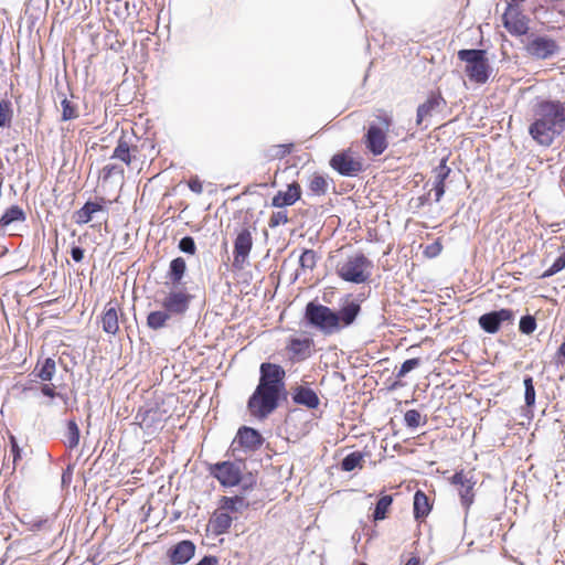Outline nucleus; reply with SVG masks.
Returning <instances> with one entry per match:
<instances>
[{
  "label": "nucleus",
  "mask_w": 565,
  "mask_h": 565,
  "mask_svg": "<svg viewBox=\"0 0 565 565\" xmlns=\"http://www.w3.org/2000/svg\"><path fill=\"white\" fill-rule=\"evenodd\" d=\"M515 313L510 308L492 310L481 315L478 319L479 327L487 333H497L504 323L512 324Z\"/></svg>",
  "instance_id": "obj_11"
},
{
  "label": "nucleus",
  "mask_w": 565,
  "mask_h": 565,
  "mask_svg": "<svg viewBox=\"0 0 565 565\" xmlns=\"http://www.w3.org/2000/svg\"><path fill=\"white\" fill-rule=\"evenodd\" d=\"M57 96L61 98V120L70 121L79 117L78 105L66 97L63 92H57Z\"/></svg>",
  "instance_id": "obj_29"
},
{
  "label": "nucleus",
  "mask_w": 565,
  "mask_h": 565,
  "mask_svg": "<svg viewBox=\"0 0 565 565\" xmlns=\"http://www.w3.org/2000/svg\"><path fill=\"white\" fill-rule=\"evenodd\" d=\"M443 246L439 242H434L426 246L424 254L429 257L434 258L437 257L441 253Z\"/></svg>",
  "instance_id": "obj_51"
},
{
  "label": "nucleus",
  "mask_w": 565,
  "mask_h": 565,
  "mask_svg": "<svg viewBox=\"0 0 565 565\" xmlns=\"http://www.w3.org/2000/svg\"><path fill=\"white\" fill-rule=\"evenodd\" d=\"M254 186H255V185H247V186L244 189L243 194H244V195H246V194H252V193H254V190H253V188H254Z\"/></svg>",
  "instance_id": "obj_62"
},
{
  "label": "nucleus",
  "mask_w": 565,
  "mask_h": 565,
  "mask_svg": "<svg viewBox=\"0 0 565 565\" xmlns=\"http://www.w3.org/2000/svg\"><path fill=\"white\" fill-rule=\"evenodd\" d=\"M294 147V143L273 145L264 151V157L267 160L282 159L292 151Z\"/></svg>",
  "instance_id": "obj_34"
},
{
  "label": "nucleus",
  "mask_w": 565,
  "mask_h": 565,
  "mask_svg": "<svg viewBox=\"0 0 565 565\" xmlns=\"http://www.w3.org/2000/svg\"><path fill=\"white\" fill-rule=\"evenodd\" d=\"M429 195L430 193H427V194H424V195H420L417 200H418V207L419 206H423L425 205L426 203H428V200H429Z\"/></svg>",
  "instance_id": "obj_59"
},
{
  "label": "nucleus",
  "mask_w": 565,
  "mask_h": 565,
  "mask_svg": "<svg viewBox=\"0 0 565 565\" xmlns=\"http://www.w3.org/2000/svg\"><path fill=\"white\" fill-rule=\"evenodd\" d=\"M301 198V186L298 182L288 184L287 191H278L271 200L274 207H285L295 204Z\"/></svg>",
  "instance_id": "obj_21"
},
{
  "label": "nucleus",
  "mask_w": 565,
  "mask_h": 565,
  "mask_svg": "<svg viewBox=\"0 0 565 565\" xmlns=\"http://www.w3.org/2000/svg\"><path fill=\"white\" fill-rule=\"evenodd\" d=\"M105 177H110L114 173H124V169L116 164H107L104 167Z\"/></svg>",
  "instance_id": "obj_57"
},
{
  "label": "nucleus",
  "mask_w": 565,
  "mask_h": 565,
  "mask_svg": "<svg viewBox=\"0 0 565 565\" xmlns=\"http://www.w3.org/2000/svg\"><path fill=\"white\" fill-rule=\"evenodd\" d=\"M213 532L216 535H222L228 532L233 519L227 511L222 510L221 512L215 511L210 520Z\"/></svg>",
  "instance_id": "obj_27"
},
{
  "label": "nucleus",
  "mask_w": 565,
  "mask_h": 565,
  "mask_svg": "<svg viewBox=\"0 0 565 565\" xmlns=\"http://www.w3.org/2000/svg\"><path fill=\"white\" fill-rule=\"evenodd\" d=\"M405 565H419V558L418 557H411Z\"/></svg>",
  "instance_id": "obj_61"
},
{
  "label": "nucleus",
  "mask_w": 565,
  "mask_h": 565,
  "mask_svg": "<svg viewBox=\"0 0 565 565\" xmlns=\"http://www.w3.org/2000/svg\"><path fill=\"white\" fill-rule=\"evenodd\" d=\"M361 310V305L355 300L347 301L339 310L309 301L305 308V321L324 335H331L351 327Z\"/></svg>",
  "instance_id": "obj_3"
},
{
  "label": "nucleus",
  "mask_w": 565,
  "mask_h": 565,
  "mask_svg": "<svg viewBox=\"0 0 565 565\" xmlns=\"http://www.w3.org/2000/svg\"><path fill=\"white\" fill-rule=\"evenodd\" d=\"M243 467H245V461L243 458H239L235 461L225 460L211 463L207 467V471L222 487L232 488L241 483Z\"/></svg>",
  "instance_id": "obj_6"
},
{
  "label": "nucleus",
  "mask_w": 565,
  "mask_h": 565,
  "mask_svg": "<svg viewBox=\"0 0 565 565\" xmlns=\"http://www.w3.org/2000/svg\"><path fill=\"white\" fill-rule=\"evenodd\" d=\"M362 461H363V454L360 451H353V452H350L349 455H347L342 459L340 467H341L342 471L350 472V471H353L358 467L361 468Z\"/></svg>",
  "instance_id": "obj_37"
},
{
  "label": "nucleus",
  "mask_w": 565,
  "mask_h": 565,
  "mask_svg": "<svg viewBox=\"0 0 565 565\" xmlns=\"http://www.w3.org/2000/svg\"><path fill=\"white\" fill-rule=\"evenodd\" d=\"M188 186L192 192L196 194H201L203 192L202 182L199 180L198 177L191 178L188 182Z\"/></svg>",
  "instance_id": "obj_53"
},
{
  "label": "nucleus",
  "mask_w": 565,
  "mask_h": 565,
  "mask_svg": "<svg viewBox=\"0 0 565 565\" xmlns=\"http://www.w3.org/2000/svg\"><path fill=\"white\" fill-rule=\"evenodd\" d=\"M218 559L214 555L203 556L195 565H217Z\"/></svg>",
  "instance_id": "obj_58"
},
{
  "label": "nucleus",
  "mask_w": 565,
  "mask_h": 565,
  "mask_svg": "<svg viewBox=\"0 0 565 565\" xmlns=\"http://www.w3.org/2000/svg\"><path fill=\"white\" fill-rule=\"evenodd\" d=\"M431 511V503L426 493L417 490L414 494L413 513L417 522H423Z\"/></svg>",
  "instance_id": "obj_24"
},
{
  "label": "nucleus",
  "mask_w": 565,
  "mask_h": 565,
  "mask_svg": "<svg viewBox=\"0 0 565 565\" xmlns=\"http://www.w3.org/2000/svg\"><path fill=\"white\" fill-rule=\"evenodd\" d=\"M329 183L327 179L319 173H313L309 180L308 188L315 195L321 196L328 192Z\"/></svg>",
  "instance_id": "obj_36"
},
{
  "label": "nucleus",
  "mask_w": 565,
  "mask_h": 565,
  "mask_svg": "<svg viewBox=\"0 0 565 565\" xmlns=\"http://www.w3.org/2000/svg\"><path fill=\"white\" fill-rule=\"evenodd\" d=\"M531 115L529 135L539 146L551 147L565 131V102L536 97Z\"/></svg>",
  "instance_id": "obj_2"
},
{
  "label": "nucleus",
  "mask_w": 565,
  "mask_h": 565,
  "mask_svg": "<svg viewBox=\"0 0 565 565\" xmlns=\"http://www.w3.org/2000/svg\"><path fill=\"white\" fill-rule=\"evenodd\" d=\"M393 503V497L390 494L382 495L376 504L375 509L372 513V519L374 522L382 521L386 519L387 512L390 511Z\"/></svg>",
  "instance_id": "obj_33"
},
{
  "label": "nucleus",
  "mask_w": 565,
  "mask_h": 565,
  "mask_svg": "<svg viewBox=\"0 0 565 565\" xmlns=\"http://www.w3.org/2000/svg\"><path fill=\"white\" fill-rule=\"evenodd\" d=\"M178 248L188 255H195L196 244L192 236H184L179 241Z\"/></svg>",
  "instance_id": "obj_45"
},
{
  "label": "nucleus",
  "mask_w": 565,
  "mask_h": 565,
  "mask_svg": "<svg viewBox=\"0 0 565 565\" xmlns=\"http://www.w3.org/2000/svg\"><path fill=\"white\" fill-rule=\"evenodd\" d=\"M13 119L12 103L9 99L0 100V128H9Z\"/></svg>",
  "instance_id": "obj_38"
},
{
  "label": "nucleus",
  "mask_w": 565,
  "mask_h": 565,
  "mask_svg": "<svg viewBox=\"0 0 565 565\" xmlns=\"http://www.w3.org/2000/svg\"><path fill=\"white\" fill-rule=\"evenodd\" d=\"M524 385V408L526 409V414L533 415V408L535 406L536 392L534 386V381L531 375H525L523 377Z\"/></svg>",
  "instance_id": "obj_31"
},
{
  "label": "nucleus",
  "mask_w": 565,
  "mask_h": 565,
  "mask_svg": "<svg viewBox=\"0 0 565 565\" xmlns=\"http://www.w3.org/2000/svg\"><path fill=\"white\" fill-rule=\"evenodd\" d=\"M404 420L408 428L415 429L422 424V415L417 409H408L404 415Z\"/></svg>",
  "instance_id": "obj_46"
},
{
  "label": "nucleus",
  "mask_w": 565,
  "mask_h": 565,
  "mask_svg": "<svg viewBox=\"0 0 565 565\" xmlns=\"http://www.w3.org/2000/svg\"><path fill=\"white\" fill-rule=\"evenodd\" d=\"M334 375L341 377L342 380H344V375L342 373H340V372H334Z\"/></svg>",
  "instance_id": "obj_64"
},
{
  "label": "nucleus",
  "mask_w": 565,
  "mask_h": 565,
  "mask_svg": "<svg viewBox=\"0 0 565 565\" xmlns=\"http://www.w3.org/2000/svg\"><path fill=\"white\" fill-rule=\"evenodd\" d=\"M85 250L81 246H72L71 248V257L74 262L79 263L84 258Z\"/></svg>",
  "instance_id": "obj_55"
},
{
  "label": "nucleus",
  "mask_w": 565,
  "mask_h": 565,
  "mask_svg": "<svg viewBox=\"0 0 565 565\" xmlns=\"http://www.w3.org/2000/svg\"><path fill=\"white\" fill-rule=\"evenodd\" d=\"M81 438V430L75 419L66 422V429L64 431V444L67 448L74 449L78 446Z\"/></svg>",
  "instance_id": "obj_32"
},
{
  "label": "nucleus",
  "mask_w": 565,
  "mask_h": 565,
  "mask_svg": "<svg viewBox=\"0 0 565 565\" xmlns=\"http://www.w3.org/2000/svg\"><path fill=\"white\" fill-rule=\"evenodd\" d=\"M502 24L510 34L515 36L525 35L529 32V19L521 12L516 3H508L502 14Z\"/></svg>",
  "instance_id": "obj_12"
},
{
  "label": "nucleus",
  "mask_w": 565,
  "mask_h": 565,
  "mask_svg": "<svg viewBox=\"0 0 565 565\" xmlns=\"http://www.w3.org/2000/svg\"><path fill=\"white\" fill-rule=\"evenodd\" d=\"M11 443V454L13 456V463L15 465L19 459H21V448L19 447L15 438L13 436L10 437Z\"/></svg>",
  "instance_id": "obj_54"
},
{
  "label": "nucleus",
  "mask_w": 565,
  "mask_h": 565,
  "mask_svg": "<svg viewBox=\"0 0 565 565\" xmlns=\"http://www.w3.org/2000/svg\"><path fill=\"white\" fill-rule=\"evenodd\" d=\"M250 502L242 494L234 497H222L220 500V510H224L232 513H242L247 510Z\"/></svg>",
  "instance_id": "obj_25"
},
{
  "label": "nucleus",
  "mask_w": 565,
  "mask_h": 565,
  "mask_svg": "<svg viewBox=\"0 0 565 565\" xmlns=\"http://www.w3.org/2000/svg\"><path fill=\"white\" fill-rule=\"evenodd\" d=\"M253 247V236L249 227H243L234 241L233 266L242 269Z\"/></svg>",
  "instance_id": "obj_16"
},
{
  "label": "nucleus",
  "mask_w": 565,
  "mask_h": 565,
  "mask_svg": "<svg viewBox=\"0 0 565 565\" xmlns=\"http://www.w3.org/2000/svg\"><path fill=\"white\" fill-rule=\"evenodd\" d=\"M288 222V215L286 211H277L273 212L269 217L268 226L274 228L281 224H286Z\"/></svg>",
  "instance_id": "obj_48"
},
{
  "label": "nucleus",
  "mask_w": 565,
  "mask_h": 565,
  "mask_svg": "<svg viewBox=\"0 0 565 565\" xmlns=\"http://www.w3.org/2000/svg\"><path fill=\"white\" fill-rule=\"evenodd\" d=\"M171 315L167 310L151 311L147 317V326L152 330H158L167 324Z\"/></svg>",
  "instance_id": "obj_35"
},
{
  "label": "nucleus",
  "mask_w": 565,
  "mask_h": 565,
  "mask_svg": "<svg viewBox=\"0 0 565 565\" xmlns=\"http://www.w3.org/2000/svg\"><path fill=\"white\" fill-rule=\"evenodd\" d=\"M450 483L458 487L461 505L468 511L475 501L476 480L473 476L468 477L463 470L456 471L450 478Z\"/></svg>",
  "instance_id": "obj_14"
},
{
  "label": "nucleus",
  "mask_w": 565,
  "mask_h": 565,
  "mask_svg": "<svg viewBox=\"0 0 565 565\" xmlns=\"http://www.w3.org/2000/svg\"><path fill=\"white\" fill-rule=\"evenodd\" d=\"M525 52L535 60H547L558 54V43L546 35L531 34L524 46Z\"/></svg>",
  "instance_id": "obj_9"
},
{
  "label": "nucleus",
  "mask_w": 565,
  "mask_h": 565,
  "mask_svg": "<svg viewBox=\"0 0 565 565\" xmlns=\"http://www.w3.org/2000/svg\"><path fill=\"white\" fill-rule=\"evenodd\" d=\"M553 361L555 365L565 373V341L557 349Z\"/></svg>",
  "instance_id": "obj_50"
},
{
  "label": "nucleus",
  "mask_w": 565,
  "mask_h": 565,
  "mask_svg": "<svg viewBox=\"0 0 565 565\" xmlns=\"http://www.w3.org/2000/svg\"><path fill=\"white\" fill-rule=\"evenodd\" d=\"M163 414L164 412L157 403H147L136 413L135 424L147 430L157 428L163 422Z\"/></svg>",
  "instance_id": "obj_15"
},
{
  "label": "nucleus",
  "mask_w": 565,
  "mask_h": 565,
  "mask_svg": "<svg viewBox=\"0 0 565 565\" xmlns=\"http://www.w3.org/2000/svg\"><path fill=\"white\" fill-rule=\"evenodd\" d=\"M291 399L296 405L308 409H317L320 405V398L315 390L308 384H301L292 387Z\"/></svg>",
  "instance_id": "obj_19"
},
{
  "label": "nucleus",
  "mask_w": 565,
  "mask_h": 565,
  "mask_svg": "<svg viewBox=\"0 0 565 565\" xmlns=\"http://www.w3.org/2000/svg\"><path fill=\"white\" fill-rule=\"evenodd\" d=\"M134 136L126 131H121V136L117 141L111 159H117L127 166H130L137 159L138 147L132 143Z\"/></svg>",
  "instance_id": "obj_18"
},
{
  "label": "nucleus",
  "mask_w": 565,
  "mask_h": 565,
  "mask_svg": "<svg viewBox=\"0 0 565 565\" xmlns=\"http://www.w3.org/2000/svg\"><path fill=\"white\" fill-rule=\"evenodd\" d=\"M286 371L280 364L263 362L259 366V380L247 399V411L259 420L266 419L287 401Z\"/></svg>",
  "instance_id": "obj_1"
},
{
  "label": "nucleus",
  "mask_w": 565,
  "mask_h": 565,
  "mask_svg": "<svg viewBox=\"0 0 565 565\" xmlns=\"http://www.w3.org/2000/svg\"><path fill=\"white\" fill-rule=\"evenodd\" d=\"M109 46L111 50L118 52L119 50H121L122 44L120 42L116 41L114 43H110Z\"/></svg>",
  "instance_id": "obj_60"
},
{
  "label": "nucleus",
  "mask_w": 565,
  "mask_h": 565,
  "mask_svg": "<svg viewBox=\"0 0 565 565\" xmlns=\"http://www.w3.org/2000/svg\"><path fill=\"white\" fill-rule=\"evenodd\" d=\"M26 218L25 212L19 205L9 206L0 217V227L7 228L14 222H24Z\"/></svg>",
  "instance_id": "obj_30"
},
{
  "label": "nucleus",
  "mask_w": 565,
  "mask_h": 565,
  "mask_svg": "<svg viewBox=\"0 0 565 565\" xmlns=\"http://www.w3.org/2000/svg\"><path fill=\"white\" fill-rule=\"evenodd\" d=\"M265 438L262 434L248 426H242L238 428L235 438L233 439L230 450L233 457H237V452L243 450L245 454L254 452L264 445Z\"/></svg>",
  "instance_id": "obj_8"
},
{
  "label": "nucleus",
  "mask_w": 565,
  "mask_h": 565,
  "mask_svg": "<svg viewBox=\"0 0 565 565\" xmlns=\"http://www.w3.org/2000/svg\"><path fill=\"white\" fill-rule=\"evenodd\" d=\"M373 263L363 253L348 256L337 266V274L341 279L353 284H363L369 280Z\"/></svg>",
  "instance_id": "obj_5"
},
{
  "label": "nucleus",
  "mask_w": 565,
  "mask_h": 565,
  "mask_svg": "<svg viewBox=\"0 0 565 565\" xmlns=\"http://www.w3.org/2000/svg\"><path fill=\"white\" fill-rule=\"evenodd\" d=\"M102 328L105 333L111 335H116L119 331V318L116 302L109 301L105 306V310L102 316Z\"/></svg>",
  "instance_id": "obj_23"
},
{
  "label": "nucleus",
  "mask_w": 565,
  "mask_h": 565,
  "mask_svg": "<svg viewBox=\"0 0 565 565\" xmlns=\"http://www.w3.org/2000/svg\"><path fill=\"white\" fill-rule=\"evenodd\" d=\"M186 273V263L182 257L173 258L170 262L167 278L174 288L181 285V281Z\"/></svg>",
  "instance_id": "obj_26"
},
{
  "label": "nucleus",
  "mask_w": 565,
  "mask_h": 565,
  "mask_svg": "<svg viewBox=\"0 0 565 565\" xmlns=\"http://www.w3.org/2000/svg\"><path fill=\"white\" fill-rule=\"evenodd\" d=\"M329 164L342 177H358L364 170L362 160L353 158L350 150H342L333 154Z\"/></svg>",
  "instance_id": "obj_10"
},
{
  "label": "nucleus",
  "mask_w": 565,
  "mask_h": 565,
  "mask_svg": "<svg viewBox=\"0 0 565 565\" xmlns=\"http://www.w3.org/2000/svg\"><path fill=\"white\" fill-rule=\"evenodd\" d=\"M196 546L190 540H182L167 551L170 565H184L195 555Z\"/></svg>",
  "instance_id": "obj_17"
},
{
  "label": "nucleus",
  "mask_w": 565,
  "mask_h": 565,
  "mask_svg": "<svg viewBox=\"0 0 565 565\" xmlns=\"http://www.w3.org/2000/svg\"><path fill=\"white\" fill-rule=\"evenodd\" d=\"M318 259L319 256L316 250L305 249L299 257L300 269L303 271L312 270L316 267Z\"/></svg>",
  "instance_id": "obj_39"
},
{
  "label": "nucleus",
  "mask_w": 565,
  "mask_h": 565,
  "mask_svg": "<svg viewBox=\"0 0 565 565\" xmlns=\"http://www.w3.org/2000/svg\"><path fill=\"white\" fill-rule=\"evenodd\" d=\"M105 203H106L105 198H99L98 201H95V202L87 201V204L90 207L93 213H96V212H106L107 213Z\"/></svg>",
  "instance_id": "obj_52"
},
{
  "label": "nucleus",
  "mask_w": 565,
  "mask_h": 565,
  "mask_svg": "<svg viewBox=\"0 0 565 565\" xmlns=\"http://www.w3.org/2000/svg\"><path fill=\"white\" fill-rule=\"evenodd\" d=\"M94 213L88 206L87 202L77 211H75L73 218L78 225L87 224L92 221Z\"/></svg>",
  "instance_id": "obj_43"
},
{
  "label": "nucleus",
  "mask_w": 565,
  "mask_h": 565,
  "mask_svg": "<svg viewBox=\"0 0 565 565\" xmlns=\"http://www.w3.org/2000/svg\"><path fill=\"white\" fill-rule=\"evenodd\" d=\"M561 255L554 260V263L542 274V278H548L565 268V246H561Z\"/></svg>",
  "instance_id": "obj_40"
},
{
  "label": "nucleus",
  "mask_w": 565,
  "mask_h": 565,
  "mask_svg": "<svg viewBox=\"0 0 565 565\" xmlns=\"http://www.w3.org/2000/svg\"><path fill=\"white\" fill-rule=\"evenodd\" d=\"M536 329V319L532 315L522 316L519 322V330L522 334H532Z\"/></svg>",
  "instance_id": "obj_42"
},
{
  "label": "nucleus",
  "mask_w": 565,
  "mask_h": 565,
  "mask_svg": "<svg viewBox=\"0 0 565 565\" xmlns=\"http://www.w3.org/2000/svg\"><path fill=\"white\" fill-rule=\"evenodd\" d=\"M56 397L61 398L64 402V404H67V401H68L67 395L57 392Z\"/></svg>",
  "instance_id": "obj_63"
},
{
  "label": "nucleus",
  "mask_w": 565,
  "mask_h": 565,
  "mask_svg": "<svg viewBox=\"0 0 565 565\" xmlns=\"http://www.w3.org/2000/svg\"><path fill=\"white\" fill-rule=\"evenodd\" d=\"M448 156L444 157L439 164L434 168V188L435 202H439L446 192L445 181L449 177L451 169L447 166Z\"/></svg>",
  "instance_id": "obj_20"
},
{
  "label": "nucleus",
  "mask_w": 565,
  "mask_h": 565,
  "mask_svg": "<svg viewBox=\"0 0 565 565\" xmlns=\"http://www.w3.org/2000/svg\"><path fill=\"white\" fill-rule=\"evenodd\" d=\"M257 483L256 477L253 473L243 475L242 473V481L238 484L241 487V490L243 493L248 492L255 488Z\"/></svg>",
  "instance_id": "obj_49"
},
{
  "label": "nucleus",
  "mask_w": 565,
  "mask_h": 565,
  "mask_svg": "<svg viewBox=\"0 0 565 565\" xmlns=\"http://www.w3.org/2000/svg\"><path fill=\"white\" fill-rule=\"evenodd\" d=\"M56 371V363L54 359L46 358L43 361L39 360L32 374L44 382H49L53 379Z\"/></svg>",
  "instance_id": "obj_28"
},
{
  "label": "nucleus",
  "mask_w": 565,
  "mask_h": 565,
  "mask_svg": "<svg viewBox=\"0 0 565 565\" xmlns=\"http://www.w3.org/2000/svg\"><path fill=\"white\" fill-rule=\"evenodd\" d=\"M311 344H312V340L311 339L294 338V339L290 340L289 349L296 355H303L307 351H309Z\"/></svg>",
  "instance_id": "obj_41"
},
{
  "label": "nucleus",
  "mask_w": 565,
  "mask_h": 565,
  "mask_svg": "<svg viewBox=\"0 0 565 565\" xmlns=\"http://www.w3.org/2000/svg\"><path fill=\"white\" fill-rule=\"evenodd\" d=\"M30 531H42L51 529V521L49 518H32L28 521H23Z\"/></svg>",
  "instance_id": "obj_44"
},
{
  "label": "nucleus",
  "mask_w": 565,
  "mask_h": 565,
  "mask_svg": "<svg viewBox=\"0 0 565 565\" xmlns=\"http://www.w3.org/2000/svg\"><path fill=\"white\" fill-rule=\"evenodd\" d=\"M458 58L466 63L465 73L469 79L477 84H484L492 74V67L482 49H462L458 51Z\"/></svg>",
  "instance_id": "obj_4"
},
{
  "label": "nucleus",
  "mask_w": 565,
  "mask_h": 565,
  "mask_svg": "<svg viewBox=\"0 0 565 565\" xmlns=\"http://www.w3.org/2000/svg\"><path fill=\"white\" fill-rule=\"evenodd\" d=\"M377 119L383 127L371 124L364 135L365 147L375 157L381 156L387 149L385 130H388L393 122L392 117L386 114L379 115Z\"/></svg>",
  "instance_id": "obj_7"
},
{
  "label": "nucleus",
  "mask_w": 565,
  "mask_h": 565,
  "mask_svg": "<svg viewBox=\"0 0 565 565\" xmlns=\"http://www.w3.org/2000/svg\"><path fill=\"white\" fill-rule=\"evenodd\" d=\"M420 363H422V360L419 358H413V359H408V360L404 361L401 369L398 370L396 376L398 379L406 376V374H408L411 371L418 367L420 365Z\"/></svg>",
  "instance_id": "obj_47"
},
{
  "label": "nucleus",
  "mask_w": 565,
  "mask_h": 565,
  "mask_svg": "<svg viewBox=\"0 0 565 565\" xmlns=\"http://www.w3.org/2000/svg\"><path fill=\"white\" fill-rule=\"evenodd\" d=\"M443 105H446V100L440 92H431L426 102L417 107L416 124L420 125L426 117L430 116Z\"/></svg>",
  "instance_id": "obj_22"
},
{
  "label": "nucleus",
  "mask_w": 565,
  "mask_h": 565,
  "mask_svg": "<svg viewBox=\"0 0 565 565\" xmlns=\"http://www.w3.org/2000/svg\"><path fill=\"white\" fill-rule=\"evenodd\" d=\"M193 295L185 289L171 290L162 301V308L171 316H183L190 308Z\"/></svg>",
  "instance_id": "obj_13"
},
{
  "label": "nucleus",
  "mask_w": 565,
  "mask_h": 565,
  "mask_svg": "<svg viewBox=\"0 0 565 565\" xmlns=\"http://www.w3.org/2000/svg\"><path fill=\"white\" fill-rule=\"evenodd\" d=\"M40 391H41V393L44 396H47V397H51V398L56 397V395H57V392L55 391V386L54 385L41 384Z\"/></svg>",
  "instance_id": "obj_56"
}]
</instances>
